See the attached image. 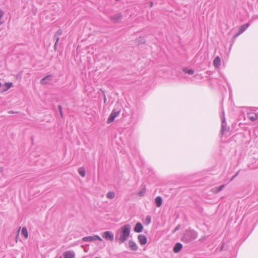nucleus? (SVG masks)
Listing matches in <instances>:
<instances>
[{"label":"nucleus","mask_w":258,"mask_h":258,"mask_svg":"<svg viewBox=\"0 0 258 258\" xmlns=\"http://www.w3.org/2000/svg\"><path fill=\"white\" fill-rule=\"evenodd\" d=\"M131 226L130 224H125L118 229L115 235V239L120 244L127 240L130 235Z\"/></svg>","instance_id":"nucleus-1"},{"label":"nucleus","mask_w":258,"mask_h":258,"mask_svg":"<svg viewBox=\"0 0 258 258\" xmlns=\"http://www.w3.org/2000/svg\"><path fill=\"white\" fill-rule=\"evenodd\" d=\"M197 232L193 230H186L182 238L183 242L188 243L197 238Z\"/></svg>","instance_id":"nucleus-2"},{"label":"nucleus","mask_w":258,"mask_h":258,"mask_svg":"<svg viewBox=\"0 0 258 258\" xmlns=\"http://www.w3.org/2000/svg\"><path fill=\"white\" fill-rule=\"evenodd\" d=\"M83 241H87V242H91L93 241H95L96 240H98L99 241H102V238L99 236L98 235H95L94 236H86L84 237L82 239Z\"/></svg>","instance_id":"nucleus-3"},{"label":"nucleus","mask_w":258,"mask_h":258,"mask_svg":"<svg viewBox=\"0 0 258 258\" xmlns=\"http://www.w3.org/2000/svg\"><path fill=\"white\" fill-rule=\"evenodd\" d=\"M120 113L119 111H116L115 110H113L111 112L109 118L107 119V123H110L113 122L114 120L115 117L119 115Z\"/></svg>","instance_id":"nucleus-4"},{"label":"nucleus","mask_w":258,"mask_h":258,"mask_svg":"<svg viewBox=\"0 0 258 258\" xmlns=\"http://www.w3.org/2000/svg\"><path fill=\"white\" fill-rule=\"evenodd\" d=\"M229 128L226 126L225 118L223 117L222 120L221 134L223 135L226 132L229 131Z\"/></svg>","instance_id":"nucleus-5"},{"label":"nucleus","mask_w":258,"mask_h":258,"mask_svg":"<svg viewBox=\"0 0 258 258\" xmlns=\"http://www.w3.org/2000/svg\"><path fill=\"white\" fill-rule=\"evenodd\" d=\"M102 236L104 239L110 241H113L114 239L113 234L111 232L108 231L104 232Z\"/></svg>","instance_id":"nucleus-6"},{"label":"nucleus","mask_w":258,"mask_h":258,"mask_svg":"<svg viewBox=\"0 0 258 258\" xmlns=\"http://www.w3.org/2000/svg\"><path fill=\"white\" fill-rule=\"evenodd\" d=\"M138 239L141 245H144L147 242V239L146 236L142 234H140L138 236Z\"/></svg>","instance_id":"nucleus-7"},{"label":"nucleus","mask_w":258,"mask_h":258,"mask_svg":"<svg viewBox=\"0 0 258 258\" xmlns=\"http://www.w3.org/2000/svg\"><path fill=\"white\" fill-rule=\"evenodd\" d=\"M134 230L135 232H137V233L141 232L143 230V226L142 224H141V223L138 222L136 224Z\"/></svg>","instance_id":"nucleus-8"},{"label":"nucleus","mask_w":258,"mask_h":258,"mask_svg":"<svg viewBox=\"0 0 258 258\" xmlns=\"http://www.w3.org/2000/svg\"><path fill=\"white\" fill-rule=\"evenodd\" d=\"M247 116L249 118V119L252 121H254L258 118L257 114L252 112L247 113Z\"/></svg>","instance_id":"nucleus-9"},{"label":"nucleus","mask_w":258,"mask_h":258,"mask_svg":"<svg viewBox=\"0 0 258 258\" xmlns=\"http://www.w3.org/2000/svg\"><path fill=\"white\" fill-rule=\"evenodd\" d=\"M13 83L9 82V83H6L5 85H2V90L1 91L2 92H4L7 91L8 90H9L10 88H11L13 86Z\"/></svg>","instance_id":"nucleus-10"},{"label":"nucleus","mask_w":258,"mask_h":258,"mask_svg":"<svg viewBox=\"0 0 258 258\" xmlns=\"http://www.w3.org/2000/svg\"><path fill=\"white\" fill-rule=\"evenodd\" d=\"M129 247L132 250L136 251L138 249V246L135 242L130 240L128 242Z\"/></svg>","instance_id":"nucleus-11"},{"label":"nucleus","mask_w":258,"mask_h":258,"mask_svg":"<svg viewBox=\"0 0 258 258\" xmlns=\"http://www.w3.org/2000/svg\"><path fill=\"white\" fill-rule=\"evenodd\" d=\"M75 253L73 251H67L63 253L64 258H75Z\"/></svg>","instance_id":"nucleus-12"},{"label":"nucleus","mask_w":258,"mask_h":258,"mask_svg":"<svg viewBox=\"0 0 258 258\" xmlns=\"http://www.w3.org/2000/svg\"><path fill=\"white\" fill-rule=\"evenodd\" d=\"M51 77L52 75H48L45 76V77L43 78L40 81L41 84H46L48 83V82L49 81L51 80Z\"/></svg>","instance_id":"nucleus-13"},{"label":"nucleus","mask_w":258,"mask_h":258,"mask_svg":"<svg viewBox=\"0 0 258 258\" xmlns=\"http://www.w3.org/2000/svg\"><path fill=\"white\" fill-rule=\"evenodd\" d=\"M182 248V245L181 243L178 242L175 244L173 247V251L175 253H177L180 251Z\"/></svg>","instance_id":"nucleus-14"},{"label":"nucleus","mask_w":258,"mask_h":258,"mask_svg":"<svg viewBox=\"0 0 258 258\" xmlns=\"http://www.w3.org/2000/svg\"><path fill=\"white\" fill-rule=\"evenodd\" d=\"M213 64L215 68H219L221 64V58L219 56L215 57L213 61Z\"/></svg>","instance_id":"nucleus-15"},{"label":"nucleus","mask_w":258,"mask_h":258,"mask_svg":"<svg viewBox=\"0 0 258 258\" xmlns=\"http://www.w3.org/2000/svg\"><path fill=\"white\" fill-rule=\"evenodd\" d=\"M249 26L248 24H245L242 26H241L238 33L236 35V36L240 35V34L242 33Z\"/></svg>","instance_id":"nucleus-16"},{"label":"nucleus","mask_w":258,"mask_h":258,"mask_svg":"<svg viewBox=\"0 0 258 258\" xmlns=\"http://www.w3.org/2000/svg\"><path fill=\"white\" fill-rule=\"evenodd\" d=\"M155 203L157 207H160L162 204V198L160 196H158L155 199Z\"/></svg>","instance_id":"nucleus-17"},{"label":"nucleus","mask_w":258,"mask_h":258,"mask_svg":"<svg viewBox=\"0 0 258 258\" xmlns=\"http://www.w3.org/2000/svg\"><path fill=\"white\" fill-rule=\"evenodd\" d=\"M62 31L61 29H58L54 36V39L58 43L59 40V36L62 34Z\"/></svg>","instance_id":"nucleus-18"},{"label":"nucleus","mask_w":258,"mask_h":258,"mask_svg":"<svg viewBox=\"0 0 258 258\" xmlns=\"http://www.w3.org/2000/svg\"><path fill=\"white\" fill-rule=\"evenodd\" d=\"M224 187H225V185L223 184V185H220L219 187H213L211 190L213 192L218 193V192H220Z\"/></svg>","instance_id":"nucleus-19"},{"label":"nucleus","mask_w":258,"mask_h":258,"mask_svg":"<svg viewBox=\"0 0 258 258\" xmlns=\"http://www.w3.org/2000/svg\"><path fill=\"white\" fill-rule=\"evenodd\" d=\"M79 173L82 177H85L86 175V171L83 167H80L78 169Z\"/></svg>","instance_id":"nucleus-20"},{"label":"nucleus","mask_w":258,"mask_h":258,"mask_svg":"<svg viewBox=\"0 0 258 258\" xmlns=\"http://www.w3.org/2000/svg\"><path fill=\"white\" fill-rule=\"evenodd\" d=\"M121 15L120 14H118L114 16L111 17V19L114 20L115 22L119 21L120 20Z\"/></svg>","instance_id":"nucleus-21"},{"label":"nucleus","mask_w":258,"mask_h":258,"mask_svg":"<svg viewBox=\"0 0 258 258\" xmlns=\"http://www.w3.org/2000/svg\"><path fill=\"white\" fill-rule=\"evenodd\" d=\"M22 234L26 238H27L28 237V233L27 231V229L26 227H23L22 229Z\"/></svg>","instance_id":"nucleus-22"},{"label":"nucleus","mask_w":258,"mask_h":258,"mask_svg":"<svg viewBox=\"0 0 258 258\" xmlns=\"http://www.w3.org/2000/svg\"><path fill=\"white\" fill-rule=\"evenodd\" d=\"M183 71L190 75H192L194 73V70L192 69H184L183 70Z\"/></svg>","instance_id":"nucleus-23"},{"label":"nucleus","mask_w":258,"mask_h":258,"mask_svg":"<svg viewBox=\"0 0 258 258\" xmlns=\"http://www.w3.org/2000/svg\"><path fill=\"white\" fill-rule=\"evenodd\" d=\"M151 222V217L150 216H147L145 220V224L146 225H149Z\"/></svg>","instance_id":"nucleus-24"},{"label":"nucleus","mask_w":258,"mask_h":258,"mask_svg":"<svg viewBox=\"0 0 258 258\" xmlns=\"http://www.w3.org/2000/svg\"><path fill=\"white\" fill-rule=\"evenodd\" d=\"M139 43L144 44L145 42V40L143 37H140L138 41Z\"/></svg>","instance_id":"nucleus-25"},{"label":"nucleus","mask_w":258,"mask_h":258,"mask_svg":"<svg viewBox=\"0 0 258 258\" xmlns=\"http://www.w3.org/2000/svg\"><path fill=\"white\" fill-rule=\"evenodd\" d=\"M4 15L3 11L0 9V25L3 24V22L1 21L2 18H3Z\"/></svg>","instance_id":"nucleus-26"},{"label":"nucleus","mask_w":258,"mask_h":258,"mask_svg":"<svg viewBox=\"0 0 258 258\" xmlns=\"http://www.w3.org/2000/svg\"><path fill=\"white\" fill-rule=\"evenodd\" d=\"M58 109H59V112L60 115L61 117L62 118L63 117V112H62V108L61 105H58Z\"/></svg>","instance_id":"nucleus-27"},{"label":"nucleus","mask_w":258,"mask_h":258,"mask_svg":"<svg viewBox=\"0 0 258 258\" xmlns=\"http://www.w3.org/2000/svg\"><path fill=\"white\" fill-rule=\"evenodd\" d=\"M180 225H177L176 227L174 229V230L172 231V232L175 233L176 231H177V230H178L180 229Z\"/></svg>","instance_id":"nucleus-28"},{"label":"nucleus","mask_w":258,"mask_h":258,"mask_svg":"<svg viewBox=\"0 0 258 258\" xmlns=\"http://www.w3.org/2000/svg\"><path fill=\"white\" fill-rule=\"evenodd\" d=\"M239 172H240V171H239H239H238L237 172V173H236L234 176H232V177L231 178V179L230 181L233 180V179H234V178H235V177H236L238 175V174H239Z\"/></svg>","instance_id":"nucleus-29"},{"label":"nucleus","mask_w":258,"mask_h":258,"mask_svg":"<svg viewBox=\"0 0 258 258\" xmlns=\"http://www.w3.org/2000/svg\"><path fill=\"white\" fill-rule=\"evenodd\" d=\"M107 197L109 199H112L114 198L115 195H106Z\"/></svg>","instance_id":"nucleus-30"},{"label":"nucleus","mask_w":258,"mask_h":258,"mask_svg":"<svg viewBox=\"0 0 258 258\" xmlns=\"http://www.w3.org/2000/svg\"><path fill=\"white\" fill-rule=\"evenodd\" d=\"M145 192H146V191L145 189V187H144L143 188V189L138 192V194H144Z\"/></svg>","instance_id":"nucleus-31"},{"label":"nucleus","mask_w":258,"mask_h":258,"mask_svg":"<svg viewBox=\"0 0 258 258\" xmlns=\"http://www.w3.org/2000/svg\"><path fill=\"white\" fill-rule=\"evenodd\" d=\"M103 93L104 94V102L105 103L106 102V100H107L106 97V96H105L104 92H103Z\"/></svg>","instance_id":"nucleus-32"},{"label":"nucleus","mask_w":258,"mask_h":258,"mask_svg":"<svg viewBox=\"0 0 258 258\" xmlns=\"http://www.w3.org/2000/svg\"><path fill=\"white\" fill-rule=\"evenodd\" d=\"M224 246V243H223L220 248V251H222L223 250Z\"/></svg>","instance_id":"nucleus-33"},{"label":"nucleus","mask_w":258,"mask_h":258,"mask_svg":"<svg viewBox=\"0 0 258 258\" xmlns=\"http://www.w3.org/2000/svg\"><path fill=\"white\" fill-rule=\"evenodd\" d=\"M57 45V43H56V41H55V42L54 45V48L55 49L56 48Z\"/></svg>","instance_id":"nucleus-34"},{"label":"nucleus","mask_w":258,"mask_h":258,"mask_svg":"<svg viewBox=\"0 0 258 258\" xmlns=\"http://www.w3.org/2000/svg\"><path fill=\"white\" fill-rule=\"evenodd\" d=\"M4 171V168L3 167H0V173H1Z\"/></svg>","instance_id":"nucleus-35"},{"label":"nucleus","mask_w":258,"mask_h":258,"mask_svg":"<svg viewBox=\"0 0 258 258\" xmlns=\"http://www.w3.org/2000/svg\"><path fill=\"white\" fill-rule=\"evenodd\" d=\"M153 6V3L150 2V7H152Z\"/></svg>","instance_id":"nucleus-36"},{"label":"nucleus","mask_w":258,"mask_h":258,"mask_svg":"<svg viewBox=\"0 0 258 258\" xmlns=\"http://www.w3.org/2000/svg\"><path fill=\"white\" fill-rule=\"evenodd\" d=\"M9 113H14V112H13V111H9Z\"/></svg>","instance_id":"nucleus-37"},{"label":"nucleus","mask_w":258,"mask_h":258,"mask_svg":"<svg viewBox=\"0 0 258 258\" xmlns=\"http://www.w3.org/2000/svg\"><path fill=\"white\" fill-rule=\"evenodd\" d=\"M107 194H113V192H111V191H109Z\"/></svg>","instance_id":"nucleus-38"},{"label":"nucleus","mask_w":258,"mask_h":258,"mask_svg":"<svg viewBox=\"0 0 258 258\" xmlns=\"http://www.w3.org/2000/svg\"><path fill=\"white\" fill-rule=\"evenodd\" d=\"M2 86V84L0 82V87Z\"/></svg>","instance_id":"nucleus-39"},{"label":"nucleus","mask_w":258,"mask_h":258,"mask_svg":"<svg viewBox=\"0 0 258 258\" xmlns=\"http://www.w3.org/2000/svg\"><path fill=\"white\" fill-rule=\"evenodd\" d=\"M95 258H99V257H95Z\"/></svg>","instance_id":"nucleus-40"}]
</instances>
